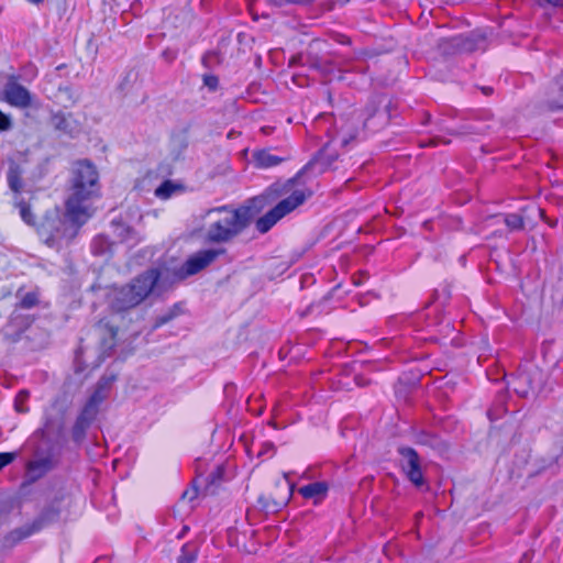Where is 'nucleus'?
Returning <instances> with one entry per match:
<instances>
[{
	"label": "nucleus",
	"mask_w": 563,
	"mask_h": 563,
	"mask_svg": "<svg viewBox=\"0 0 563 563\" xmlns=\"http://www.w3.org/2000/svg\"><path fill=\"white\" fill-rule=\"evenodd\" d=\"M547 104L550 110H563V77L558 78L551 86Z\"/></svg>",
	"instance_id": "5701e85b"
},
{
	"label": "nucleus",
	"mask_w": 563,
	"mask_h": 563,
	"mask_svg": "<svg viewBox=\"0 0 563 563\" xmlns=\"http://www.w3.org/2000/svg\"><path fill=\"white\" fill-rule=\"evenodd\" d=\"M221 253H223V250L208 249L198 251L189 256L180 268L181 276L187 277L199 273L211 264Z\"/></svg>",
	"instance_id": "f8f14e48"
},
{
	"label": "nucleus",
	"mask_w": 563,
	"mask_h": 563,
	"mask_svg": "<svg viewBox=\"0 0 563 563\" xmlns=\"http://www.w3.org/2000/svg\"><path fill=\"white\" fill-rule=\"evenodd\" d=\"M174 318V313L173 312H169V313H166L159 318H157V320L155 321V327H161L167 322H169L172 319Z\"/></svg>",
	"instance_id": "a19ab883"
},
{
	"label": "nucleus",
	"mask_w": 563,
	"mask_h": 563,
	"mask_svg": "<svg viewBox=\"0 0 563 563\" xmlns=\"http://www.w3.org/2000/svg\"><path fill=\"white\" fill-rule=\"evenodd\" d=\"M60 424H56L53 418L46 417L44 426L36 431L43 439H51L53 434L58 435L60 432Z\"/></svg>",
	"instance_id": "c756f323"
},
{
	"label": "nucleus",
	"mask_w": 563,
	"mask_h": 563,
	"mask_svg": "<svg viewBox=\"0 0 563 563\" xmlns=\"http://www.w3.org/2000/svg\"><path fill=\"white\" fill-rule=\"evenodd\" d=\"M355 382H356V384H357L358 386H364V385H366L365 379H364L363 377H361V376H356V377H355Z\"/></svg>",
	"instance_id": "49530a36"
},
{
	"label": "nucleus",
	"mask_w": 563,
	"mask_h": 563,
	"mask_svg": "<svg viewBox=\"0 0 563 563\" xmlns=\"http://www.w3.org/2000/svg\"><path fill=\"white\" fill-rule=\"evenodd\" d=\"M194 186L185 184L181 179L166 178L156 189L155 196L162 200L181 195L188 190H194Z\"/></svg>",
	"instance_id": "dca6fc26"
},
{
	"label": "nucleus",
	"mask_w": 563,
	"mask_h": 563,
	"mask_svg": "<svg viewBox=\"0 0 563 563\" xmlns=\"http://www.w3.org/2000/svg\"><path fill=\"white\" fill-rule=\"evenodd\" d=\"M52 124L55 130L60 131L70 137H75L78 132L77 121L73 119L71 113H54L52 115Z\"/></svg>",
	"instance_id": "a211bd4d"
},
{
	"label": "nucleus",
	"mask_w": 563,
	"mask_h": 563,
	"mask_svg": "<svg viewBox=\"0 0 563 563\" xmlns=\"http://www.w3.org/2000/svg\"><path fill=\"white\" fill-rule=\"evenodd\" d=\"M114 379V376H102L98 380L92 395L89 397L81 412L77 417L78 419L90 424L92 423L99 412V406L108 397L110 387Z\"/></svg>",
	"instance_id": "9d476101"
},
{
	"label": "nucleus",
	"mask_w": 563,
	"mask_h": 563,
	"mask_svg": "<svg viewBox=\"0 0 563 563\" xmlns=\"http://www.w3.org/2000/svg\"><path fill=\"white\" fill-rule=\"evenodd\" d=\"M197 559V549L192 544H185L181 548V553L178 556V563H194Z\"/></svg>",
	"instance_id": "72a5a7b5"
},
{
	"label": "nucleus",
	"mask_w": 563,
	"mask_h": 563,
	"mask_svg": "<svg viewBox=\"0 0 563 563\" xmlns=\"http://www.w3.org/2000/svg\"><path fill=\"white\" fill-rule=\"evenodd\" d=\"M203 84L210 89L216 90L219 84V79L214 75H205L203 76Z\"/></svg>",
	"instance_id": "58836bf2"
},
{
	"label": "nucleus",
	"mask_w": 563,
	"mask_h": 563,
	"mask_svg": "<svg viewBox=\"0 0 563 563\" xmlns=\"http://www.w3.org/2000/svg\"><path fill=\"white\" fill-rule=\"evenodd\" d=\"M488 29H475L471 32L444 38L440 45L444 54H462L473 52H485L489 45Z\"/></svg>",
	"instance_id": "6e6552de"
},
{
	"label": "nucleus",
	"mask_w": 563,
	"mask_h": 563,
	"mask_svg": "<svg viewBox=\"0 0 563 563\" xmlns=\"http://www.w3.org/2000/svg\"><path fill=\"white\" fill-rule=\"evenodd\" d=\"M9 187L14 194V206L19 209L21 219L27 225H35V217L30 209L34 194L33 178H9Z\"/></svg>",
	"instance_id": "1a4fd4ad"
},
{
	"label": "nucleus",
	"mask_w": 563,
	"mask_h": 563,
	"mask_svg": "<svg viewBox=\"0 0 563 563\" xmlns=\"http://www.w3.org/2000/svg\"><path fill=\"white\" fill-rule=\"evenodd\" d=\"M221 476V468L219 467L216 472L209 475L211 484H213Z\"/></svg>",
	"instance_id": "a18cd8bd"
},
{
	"label": "nucleus",
	"mask_w": 563,
	"mask_h": 563,
	"mask_svg": "<svg viewBox=\"0 0 563 563\" xmlns=\"http://www.w3.org/2000/svg\"><path fill=\"white\" fill-rule=\"evenodd\" d=\"M112 242L109 240L107 235L99 234L91 241V253L95 256L108 258L112 254Z\"/></svg>",
	"instance_id": "b1692460"
},
{
	"label": "nucleus",
	"mask_w": 563,
	"mask_h": 563,
	"mask_svg": "<svg viewBox=\"0 0 563 563\" xmlns=\"http://www.w3.org/2000/svg\"><path fill=\"white\" fill-rule=\"evenodd\" d=\"M99 329L104 331V336L101 340V344L104 351L110 352L118 342L119 329L112 322L99 323Z\"/></svg>",
	"instance_id": "4be33fe9"
},
{
	"label": "nucleus",
	"mask_w": 563,
	"mask_h": 563,
	"mask_svg": "<svg viewBox=\"0 0 563 563\" xmlns=\"http://www.w3.org/2000/svg\"><path fill=\"white\" fill-rule=\"evenodd\" d=\"M12 128V120L10 115L0 110V131H9Z\"/></svg>",
	"instance_id": "4c0bfd02"
},
{
	"label": "nucleus",
	"mask_w": 563,
	"mask_h": 563,
	"mask_svg": "<svg viewBox=\"0 0 563 563\" xmlns=\"http://www.w3.org/2000/svg\"><path fill=\"white\" fill-rule=\"evenodd\" d=\"M417 443L430 446L439 452H444L448 449L446 443L440 437L426 431L417 434Z\"/></svg>",
	"instance_id": "a878e982"
},
{
	"label": "nucleus",
	"mask_w": 563,
	"mask_h": 563,
	"mask_svg": "<svg viewBox=\"0 0 563 563\" xmlns=\"http://www.w3.org/2000/svg\"><path fill=\"white\" fill-rule=\"evenodd\" d=\"M504 221L510 231H520L525 228L523 217L518 213L505 214Z\"/></svg>",
	"instance_id": "2f4dec72"
},
{
	"label": "nucleus",
	"mask_w": 563,
	"mask_h": 563,
	"mask_svg": "<svg viewBox=\"0 0 563 563\" xmlns=\"http://www.w3.org/2000/svg\"><path fill=\"white\" fill-rule=\"evenodd\" d=\"M257 503L266 512H277L287 504L285 500H275L274 498L265 495H261Z\"/></svg>",
	"instance_id": "c85d7f7f"
},
{
	"label": "nucleus",
	"mask_w": 563,
	"mask_h": 563,
	"mask_svg": "<svg viewBox=\"0 0 563 563\" xmlns=\"http://www.w3.org/2000/svg\"><path fill=\"white\" fill-rule=\"evenodd\" d=\"M482 91L488 96L493 92V88L492 87H482Z\"/></svg>",
	"instance_id": "de8ad7c7"
},
{
	"label": "nucleus",
	"mask_w": 563,
	"mask_h": 563,
	"mask_svg": "<svg viewBox=\"0 0 563 563\" xmlns=\"http://www.w3.org/2000/svg\"><path fill=\"white\" fill-rule=\"evenodd\" d=\"M16 297L20 298L19 307L22 309H31L38 303V296L34 291L22 294L18 290Z\"/></svg>",
	"instance_id": "7c9ffc66"
},
{
	"label": "nucleus",
	"mask_w": 563,
	"mask_h": 563,
	"mask_svg": "<svg viewBox=\"0 0 563 563\" xmlns=\"http://www.w3.org/2000/svg\"><path fill=\"white\" fill-rule=\"evenodd\" d=\"M89 427L90 423L77 418L71 430L73 440L77 443H80L84 440L86 431Z\"/></svg>",
	"instance_id": "473e14b6"
},
{
	"label": "nucleus",
	"mask_w": 563,
	"mask_h": 563,
	"mask_svg": "<svg viewBox=\"0 0 563 563\" xmlns=\"http://www.w3.org/2000/svg\"><path fill=\"white\" fill-rule=\"evenodd\" d=\"M74 176H98L97 167L88 159H78L73 165Z\"/></svg>",
	"instance_id": "bb28decb"
},
{
	"label": "nucleus",
	"mask_w": 563,
	"mask_h": 563,
	"mask_svg": "<svg viewBox=\"0 0 563 563\" xmlns=\"http://www.w3.org/2000/svg\"><path fill=\"white\" fill-rule=\"evenodd\" d=\"M555 224H556V221H555V222H554V221H551V222H550V225H551V227H554Z\"/></svg>",
	"instance_id": "3c124183"
},
{
	"label": "nucleus",
	"mask_w": 563,
	"mask_h": 563,
	"mask_svg": "<svg viewBox=\"0 0 563 563\" xmlns=\"http://www.w3.org/2000/svg\"><path fill=\"white\" fill-rule=\"evenodd\" d=\"M440 142H443L444 144H449L451 141L450 140H443L441 137L434 136V137L429 139V143L428 144L432 145V146H435Z\"/></svg>",
	"instance_id": "c03bdc74"
},
{
	"label": "nucleus",
	"mask_w": 563,
	"mask_h": 563,
	"mask_svg": "<svg viewBox=\"0 0 563 563\" xmlns=\"http://www.w3.org/2000/svg\"><path fill=\"white\" fill-rule=\"evenodd\" d=\"M398 453L402 457L401 468L406 473L408 479L416 486L421 487L424 478L421 470V462L418 453L410 446H399Z\"/></svg>",
	"instance_id": "9b49d317"
},
{
	"label": "nucleus",
	"mask_w": 563,
	"mask_h": 563,
	"mask_svg": "<svg viewBox=\"0 0 563 563\" xmlns=\"http://www.w3.org/2000/svg\"><path fill=\"white\" fill-rule=\"evenodd\" d=\"M276 195L265 192L253 198L247 199L239 208H231L230 206H221L211 208L207 211V216L214 213H223L212 224H210L207 238L214 243H225L241 234L267 206L272 205L276 199Z\"/></svg>",
	"instance_id": "f257e3e1"
},
{
	"label": "nucleus",
	"mask_w": 563,
	"mask_h": 563,
	"mask_svg": "<svg viewBox=\"0 0 563 563\" xmlns=\"http://www.w3.org/2000/svg\"><path fill=\"white\" fill-rule=\"evenodd\" d=\"M329 485L327 482H314L302 486L298 493L306 499H313L314 504L321 501L327 497Z\"/></svg>",
	"instance_id": "412c9836"
},
{
	"label": "nucleus",
	"mask_w": 563,
	"mask_h": 563,
	"mask_svg": "<svg viewBox=\"0 0 563 563\" xmlns=\"http://www.w3.org/2000/svg\"><path fill=\"white\" fill-rule=\"evenodd\" d=\"M60 509L55 504H51L43 508L40 515L31 522L35 532L51 526L59 519Z\"/></svg>",
	"instance_id": "f3484780"
},
{
	"label": "nucleus",
	"mask_w": 563,
	"mask_h": 563,
	"mask_svg": "<svg viewBox=\"0 0 563 563\" xmlns=\"http://www.w3.org/2000/svg\"><path fill=\"white\" fill-rule=\"evenodd\" d=\"M58 91L71 103H75L78 100V93H76L70 86H59Z\"/></svg>",
	"instance_id": "c9c22d12"
},
{
	"label": "nucleus",
	"mask_w": 563,
	"mask_h": 563,
	"mask_svg": "<svg viewBox=\"0 0 563 563\" xmlns=\"http://www.w3.org/2000/svg\"><path fill=\"white\" fill-rule=\"evenodd\" d=\"M84 224H76L59 208L47 210L37 227V234L44 243L54 246L62 240H70L76 236Z\"/></svg>",
	"instance_id": "423d86ee"
},
{
	"label": "nucleus",
	"mask_w": 563,
	"mask_h": 563,
	"mask_svg": "<svg viewBox=\"0 0 563 563\" xmlns=\"http://www.w3.org/2000/svg\"><path fill=\"white\" fill-rule=\"evenodd\" d=\"M111 227L113 228V232L122 242L129 241L134 235V230L125 224L122 219H112Z\"/></svg>",
	"instance_id": "cd10ccee"
},
{
	"label": "nucleus",
	"mask_w": 563,
	"mask_h": 563,
	"mask_svg": "<svg viewBox=\"0 0 563 563\" xmlns=\"http://www.w3.org/2000/svg\"><path fill=\"white\" fill-rule=\"evenodd\" d=\"M100 197L99 178H71L65 201L66 216L76 224H85L93 216V203Z\"/></svg>",
	"instance_id": "20e7f679"
},
{
	"label": "nucleus",
	"mask_w": 563,
	"mask_h": 563,
	"mask_svg": "<svg viewBox=\"0 0 563 563\" xmlns=\"http://www.w3.org/2000/svg\"><path fill=\"white\" fill-rule=\"evenodd\" d=\"M297 179L298 178H289L284 186V192L278 191L277 184L273 185L267 190V192H269L271 189H273V196L278 194L276 198H278L282 194H286L290 190L291 194L280 200L274 208H272L264 216L256 220L255 228L261 234L267 233L279 220L292 212L296 208L301 206L308 198L313 195V190L306 187L294 189Z\"/></svg>",
	"instance_id": "39448f33"
},
{
	"label": "nucleus",
	"mask_w": 563,
	"mask_h": 563,
	"mask_svg": "<svg viewBox=\"0 0 563 563\" xmlns=\"http://www.w3.org/2000/svg\"><path fill=\"white\" fill-rule=\"evenodd\" d=\"M22 173L23 172L20 169V167L13 161H10L7 176H20Z\"/></svg>",
	"instance_id": "ea45409f"
},
{
	"label": "nucleus",
	"mask_w": 563,
	"mask_h": 563,
	"mask_svg": "<svg viewBox=\"0 0 563 563\" xmlns=\"http://www.w3.org/2000/svg\"><path fill=\"white\" fill-rule=\"evenodd\" d=\"M16 454L11 452L0 453V471L12 463L15 459Z\"/></svg>",
	"instance_id": "e433bc0d"
},
{
	"label": "nucleus",
	"mask_w": 563,
	"mask_h": 563,
	"mask_svg": "<svg viewBox=\"0 0 563 563\" xmlns=\"http://www.w3.org/2000/svg\"><path fill=\"white\" fill-rule=\"evenodd\" d=\"M393 107V101L386 95L373 96L362 113L353 111L335 120V139L342 147H349L352 142L361 139V134L380 131L389 123Z\"/></svg>",
	"instance_id": "f03ea898"
},
{
	"label": "nucleus",
	"mask_w": 563,
	"mask_h": 563,
	"mask_svg": "<svg viewBox=\"0 0 563 563\" xmlns=\"http://www.w3.org/2000/svg\"><path fill=\"white\" fill-rule=\"evenodd\" d=\"M268 1L272 2L273 4L277 5V7H284V5H287V4L298 3L299 2L298 0H268Z\"/></svg>",
	"instance_id": "37998d69"
},
{
	"label": "nucleus",
	"mask_w": 563,
	"mask_h": 563,
	"mask_svg": "<svg viewBox=\"0 0 563 563\" xmlns=\"http://www.w3.org/2000/svg\"><path fill=\"white\" fill-rule=\"evenodd\" d=\"M90 290L93 292L104 290L109 306L113 311H126L139 306L151 294H162L161 271L148 268L121 287L102 288L100 285L93 284Z\"/></svg>",
	"instance_id": "7ed1b4c3"
},
{
	"label": "nucleus",
	"mask_w": 563,
	"mask_h": 563,
	"mask_svg": "<svg viewBox=\"0 0 563 563\" xmlns=\"http://www.w3.org/2000/svg\"><path fill=\"white\" fill-rule=\"evenodd\" d=\"M282 162V157L273 155L268 150L263 148L253 152L250 164H252L255 168L265 169L276 166Z\"/></svg>",
	"instance_id": "aec40b11"
},
{
	"label": "nucleus",
	"mask_w": 563,
	"mask_h": 563,
	"mask_svg": "<svg viewBox=\"0 0 563 563\" xmlns=\"http://www.w3.org/2000/svg\"><path fill=\"white\" fill-rule=\"evenodd\" d=\"M333 156L329 155L327 150H320L318 154L309 161L301 169H299L294 176H305L306 174L312 173L322 175L331 170Z\"/></svg>",
	"instance_id": "ddd939ff"
},
{
	"label": "nucleus",
	"mask_w": 563,
	"mask_h": 563,
	"mask_svg": "<svg viewBox=\"0 0 563 563\" xmlns=\"http://www.w3.org/2000/svg\"><path fill=\"white\" fill-rule=\"evenodd\" d=\"M29 399V391L27 390H21L15 399H14V408L20 413H25L29 411L27 406L25 405Z\"/></svg>",
	"instance_id": "f704fd0d"
},
{
	"label": "nucleus",
	"mask_w": 563,
	"mask_h": 563,
	"mask_svg": "<svg viewBox=\"0 0 563 563\" xmlns=\"http://www.w3.org/2000/svg\"><path fill=\"white\" fill-rule=\"evenodd\" d=\"M539 5H552V7H563V0H537Z\"/></svg>",
	"instance_id": "79ce46f5"
},
{
	"label": "nucleus",
	"mask_w": 563,
	"mask_h": 563,
	"mask_svg": "<svg viewBox=\"0 0 563 563\" xmlns=\"http://www.w3.org/2000/svg\"><path fill=\"white\" fill-rule=\"evenodd\" d=\"M292 490H294V486L291 485V486H290V493H289V497L291 496V494H292Z\"/></svg>",
	"instance_id": "8fccbe9b"
},
{
	"label": "nucleus",
	"mask_w": 563,
	"mask_h": 563,
	"mask_svg": "<svg viewBox=\"0 0 563 563\" xmlns=\"http://www.w3.org/2000/svg\"><path fill=\"white\" fill-rule=\"evenodd\" d=\"M5 100L14 107L26 108L31 104V93L22 85L15 81H9L4 86Z\"/></svg>",
	"instance_id": "4468645a"
},
{
	"label": "nucleus",
	"mask_w": 563,
	"mask_h": 563,
	"mask_svg": "<svg viewBox=\"0 0 563 563\" xmlns=\"http://www.w3.org/2000/svg\"><path fill=\"white\" fill-rule=\"evenodd\" d=\"M54 467V460L51 455L35 457L26 465L25 482L34 483L43 477L47 472Z\"/></svg>",
	"instance_id": "2eb2a0df"
},
{
	"label": "nucleus",
	"mask_w": 563,
	"mask_h": 563,
	"mask_svg": "<svg viewBox=\"0 0 563 563\" xmlns=\"http://www.w3.org/2000/svg\"><path fill=\"white\" fill-rule=\"evenodd\" d=\"M543 383L544 374L541 368L532 361L526 360L519 365L517 373L510 376L507 386L519 397H528L539 393Z\"/></svg>",
	"instance_id": "0eeeda50"
},
{
	"label": "nucleus",
	"mask_w": 563,
	"mask_h": 563,
	"mask_svg": "<svg viewBox=\"0 0 563 563\" xmlns=\"http://www.w3.org/2000/svg\"><path fill=\"white\" fill-rule=\"evenodd\" d=\"M29 2H32V3H35V4H38L41 2H43L44 0H27Z\"/></svg>",
	"instance_id": "09e8293b"
},
{
	"label": "nucleus",
	"mask_w": 563,
	"mask_h": 563,
	"mask_svg": "<svg viewBox=\"0 0 563 563\" xmlns=\"http://www.w3.org/2000/svg\"><path fill=\"white\" fill-rule=\"evenodd\" d=\"M36 533L35 530H33V527L31 523H26L22 527H19L16 529H13L4 537V544L7 547H13L20 541L24 540L25 538Z\"/></svg>",
	"instance_id": "393cba45"
},
{
	"label": "nucleus",
	"mask_w": 563,
	"mask_h": 563,
	"mask_svg": "<svg viewBox=\"0 0 563 563\" xmlns=\"http://www.w3.org/2000/svg\"><path fill=\"white\" fill-rule=\"evenodd\" d=\"M188 130L189 126H186L170 136L169 153L174 161L179 159L188 147Z\"/></svg>",
	"instance_id": "6ab92c4d"
}]
</instances>
